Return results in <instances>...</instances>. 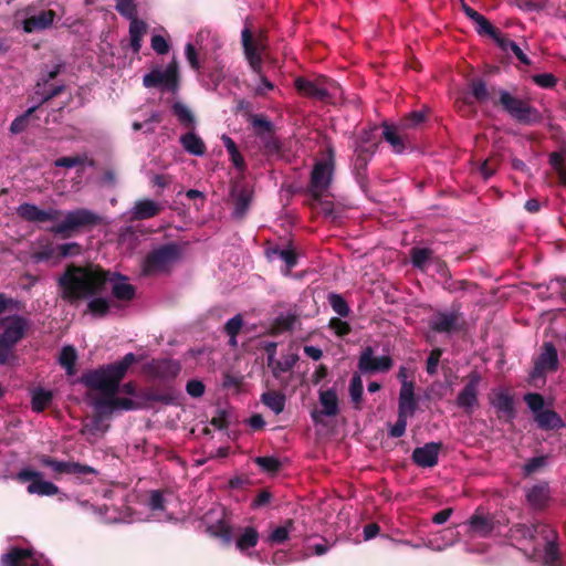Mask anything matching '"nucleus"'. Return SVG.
I'll return each instance as SVG.
<instances>
[{"label":"nucleus","instance_id":"f257e3e1","mask_svg":"<svg viewBox=\"0 0 566 566\" xmlns=\"http://www.w3.org/2000/svg\"><path fill=\"white\" fill-rule=\"evenodd\" d=\"M56 285L60 298L75 306L87 296L106 294L108 286L113 297L118 301L130 302L136 296V289L128 283L126 275L96 263L66 265Z\"/></svg>","mask_w":566,"mask_h":566},{"label":"nucleus","instance_id":"f03ea898","mask_svg":"<svg viewBox=\"0 0 566 566\" xmlns=\"http://www.w3.org/2000/svg\"><path fill=\"white\" fill-rule=\"evenodd\" d=\"M143 359L134 353H127L119 361L101 366L82 374L81 382L93 390L101 391L105 398L98 401V406L111 409L133 410L136 402L129 398L116 397L120 381L126 376L129 367Z\"/></svg>","mask_w":566,"mask_h":566},{"label":"nucleus","instance_id":"7ed1b4c3","mask_svg":"<svg viewBox=\"0 0 566 566\" xmlns=\"http://www.w3.org/2000/svg\"><path fill=\"white\" fill-rule=\"evenodd\" d=\"M222 42L210 30H200L195 42L187 43L185 54L190 66L198 72L202 84L209 88H217L227 77L224 61L216 54Z\"/></svg>","mask_w":566,"mask_h":566},{"label":"nucleus","instance_id":"20e7f679","mask_svg":"<svg viewBox=\"0 0 566 566\" xmlns=\"http://www.w3.org/2000/svg\"><path fill=\"white\" fill-rule=\"evenodd\" d=\"M17 214L22 220L34 223L57 221L63 217L60 223L50 228V232L61 235L63 239L71 238L73 233L94 228L102 222L101 216L85 208H77L63 213L59 209L43 210L36 205L28 202H23L17 208Z\"/></svg>","mask_w":566,"mask_h":566},{"label":"nucleus","instance_id":"39448f33","mask_svg":"<svg viewBox=\"0 0 566 566\" xmlns=\"http://www.w3.org/2000/svg\"><path fill=\"white\" fill-rule=\"evenodd\" d=\"M181 370L178 360L161 358L151 359L144 364L143 373L153 379L160 380V385L149 387L144 392V398L151 402L171 405L176 399V389L172 385Z\"/></svg>","mask_w":566,"mask_h":566},{"label":"nucleus","instance_id":"423d86ee","mask_svg":"<svg viewBox=\"0 0 566 566\" xmlns=\"http://www.w3.org/2000/svg\"><path fill=\"white\" fill-rule=\"evenodd\" d=\"M428 115L429 112L426 111H413L401 118L398 124L384 122L381 125L382 138L391 146L396 154H402L410 144L407 129L418 127L426 120Z\"/></svg>","mask_w":566,"mask_h":566},{"label":"nucleus","instance_id":"0eeeda50","mask_svg":"<svg viewBox=\"0 0 566 566\" xmlns=\"http://www.w3.org/2000/svg\"><path fill=\"white\" fill-rule=\"evenodd\" d=\"M242 44L244 48L245 56L250 66L259 75L256 83L252 85L255 95L266 96L269 93L274 92L276 88L272 82L261 74L262 59L261 53L263 45L252 39V34L248 28L242 30Z\"/></svg>","mask_w":566,"mask_h":566},{"label":"nucleus","instance_id":"6e6552de","mask_svg":"<svg viewBox=\"0 0 566 566\" xmlns=\"http://www.w3.org/2000/svg\"><path fill=\"white\" fill-rule=\"evenodd\" d=\"M147 88H157L161 93L176 94L179 87V69L175 60L166 65H154L143 77Z\"/></svg>","mask_w":566,"mask_h":566},{"label":"nucleus","instance_id":"1a4fd4ad","mask_svg":"<svg viewBox=\"0 0 566 566\" xmlns=\"http://www.w3.org/2000/svg\"><path fill=\"white\" fill-rule=\"evenodd\" d=\"M180 258V248L176 243H168L151 250L143 262V274L146 276L169 272Z\"/></svg>","mask_w":566,"mask_h":566},{"label":"nucleus","instance_id":"9d476101","mask_svg":"<svg viewBox=\"0 0 566 566\" xmlns=\"http://www.w3.org/2000/svg\"><path fill=\"white\" fill-rule=\"evenodd\" d=\"M294 85L301 95L321 102H326L327 97H336L337 94H342L340 87L334 81L323 76L314 80L296 77Z\"/></svg>","mask_w":566,"mask_h":566},{"label":"nucleus","instance_id":"9b49d317","mask_svg":"<svg viewBox=\"0 0 566 566\" xmlns=\"http://www.w3.org/2000/svg\"><path fill=\"white\" fill-rule=\"evenodd\" d=\"M334 149L328 148L327 158L314 165L308 188L311 196H319L322 191H328L334 172Z\"/></svg>","mask_w":566,"mask_h":566},{"label":"nucleus","instance_id":"f8f14e48","mask_svg":"<svg viewBox=\"0 0 566 566\" xmlns=\"http://www.w3.org/2000/svg\"><path fill=\"white\" fill-rule=\"evenodd\" d=\"M17 480L21 483L30 482L27 491L40 496H53L60 492L57 485L42 479V473L31 469H22L17 473Z\"/></svg>","mask_w":566,"mask_h":566},{"label":"nucleus","instance_id":"ddd939ff","mask_svg":"<svg viewBox=\"0 0 566 566\" xmlns=\"http://www.w3.org/2000/svg\"><path fill=\"white\" fill-rule=\"evenodd\" d=\"M464 325L463 315L460 312V306L447 311H438L431 318L429 326L436 333L453 334L462 329Z\"/></svg>","mask_w":566,"mask_h":566},{"label":"nucleus","instance_id":"4468645a","mask_svg":"<svg viewBox=\"0 0 566 566\" xmlns=\"http://www.w3.org/2000/svg\"><path fill=\"white\" fill-rule=\"evenodd\" d=\"M38 459L41 465L51 468L53 472L57 474H71L75 476H83L87 474L96 475L98 473L91 465L72 461H59L46 454H41L40 457H38Z\"/></svg>","mask_w":566,"mask_h":566},{"label":"nucleus","instance_id":"2eb2a0df","mask_svg":"<svg viewBox=\"0 0 566 566\" xmlns=\"http://www.w3.org/2000/svg\"><path fill=\"white\" fill-rule=\"evenodd\" d=\"M0 325L4 327L0 339L15 346L25 336L31 324L30 321L23 316L10 315L0 318Z\"/></svg>","mask_w":566,"mask_h":566},{"label":"nucleus","instance_id":"dca6fc26","mask_svg":"<svg viewBox=\"0 0 566 566\" xmlns=\"http://www.w3.org/2000/svg\"><path fill=\"white\" fill-rule=\"evenodd\" d=\"M394 361L389 355L374 357V349L366 346L359 358L358 369L364 374L387 373L392 368Z\"/></svg>","mask_w":566,"mask_h":566},{"label":"nucleus","instance_id":"f3484780","mask_svg":"<svg viewBox=\"0 0 566 566\" xmlns=\"http://www.w3.org/2000/svg\"><path fill=\"white\" fill-rule=\"evenodd\" d=\"M468 382L465 386L460 390V392L457 396L455 405L464 409L467 413H471L473 408L478 406V386L481 382V375L473 370L471 371L468 377Z\"/></svg>","mask_w":566,"mask_h":566},{"label":"nucleus","instance_id":"a211bd4d","mask_svg":"<svg viewBox=\"0 0 566 566\" xmlns=\"http://www.w3.org/2000/svg\"><path fill=\"white\" fill-rule=\"evenodd\" d=\"M62 69H63V64L59 62V63L53 64L50 67H46V70L42 72L41 78L39 80V82L36 84V92H35L40 96V99L42 103L49 102L52 97H54L55 95L60 94L63 91V88H64L63 85L48 87L49 82L51 80H53L57 74H60Z\"/></svg>","mask_w":566,"mask_h":566},{"label":"nucleus","instance_id":"6ab92c4d","mask_svg":"<svg viewBox=\"0 0 566 566\" xmlns=\"http://www.w3.org/2000/svg\"><path fill=\"white\" fill-rule=\"evenodd\" d=\"M490 403L494 407L499 420L510 423L516 417L513 396L505 390L494 392L490 397Z\"/></svg>","mask_w":566,"mask_h":566},{"label":"nucleus","instance_id":"aec40b11","mask_svg":"<svg viewBox=\"0 0 566 566\" xmlns=\"http://www.w3.org/2000/svg\"><path fill=\"white\" fill-rule=\"evenodd\" d=\"M442 448V442H428L422 447L413 449L411 460L420 468H432L438 464L439 453Z\"/></svg>","mask_w":566,"mask_h":566},{"label":"nucleus","instance_id":"412c9836","mask_svg":"<svg viewBox=\"0 0 566 566\" xmlns=\"http://www.w3.org/2000/svg\"><path fill=\"white\" fill-rule=\"evenodd\" d=\"M319 403L321 410H313L311 417L315 423L322 422V416L335 417L339 412V401L337 394L334 389L321 390L319 391Z\"/></svg>","mask_w":566,"mask_h":566},{"label":"nucleus","instance_id":"4be33fe9","mask_svg":"<svg viewBox=\"0 0 566 566\" xmlns=\"http://www.w3.org/2000/svg\"><path fill=\"white\" fill-rule=\"evenodd\" d=\"M56 14L53 10L29 11L22 21V29L27 33L42 31L50 28Z\"/></svg>","mask_w":566,"mask_h":566},{"label":"nucleus","instance_id":"5701e85b","mask_svg":"<svg viewBox=\"0 0 566 566\" xmlns=\"http://www.w3.org/2000/svg\"><path fill=\"white\" fill-rule=\"evenodd\" d=\"M558 368L557 349L552 343H545L543 352L535 361L533 377L543 376L547 371H555Z\"/></svg>","mask_w":566,"mask_h":566},{"label":"nucleus","instance_id":"b1692460","mask_svg":"<svg viewBox=\"0 0 566 566\" xmlns=\"http://www.w3.org/2000/svg\"><path fill=\"white\" fill-rule=\"evenodd\" d=\"M1 566H40V562L32 549L13 547L2 555Z\"/></svg>","mask_w":566,"mask_h":566},{"label":"nucleus","instance_id":"393cba45","mask_svg":"<svg viewBox=\"0 0 566 566\" xmlns=\"http://www.w3.org/2000/svg\"><path fill=\"white\" fill-rule=\"evenodd\" d=\"M549 497L551 489L547 482L535 484L526 492V500L528 504L535 510L545 509Z\"/></svg>","mask_w":566,"mask_h":566},{"label":"nucleus","instance_id":"a878e982","mask_svg":"<svg viewBox=\"0 0 566 566\" xmlns=\"http://www.w3.org/2000/svg\"><path fill=\"white\" fill-rule=\"evenodd\" d=\"M164 207L151 199L137 200L132 210V217L134 220H147L158 216L163 211Z\"/></svg>","mask_w":566,"mask_h":566},{"label":"nucleus","instance_id":"bb28decb","mask_svg":"<svg viewBox=\"0 0 566 566\" xmlns=\"http://www.w3.org/2000/svg\"><path fill=\"white\" fill-rule=\"evenodd\" d=\"M468 523L472 532L482 537L489 536L495 527L493 516L484 514L480 509L471 515Z\"/></svg>","mask_w":566,"mask_h":566},{"label":"nucleus","instance_id":"cd10ccee","mask_svg":"<svg viewBox=\"0 0 566 566\" xmlns=\"http://www.w3.org/2000/svg\"><path fill=\"white\" fill-rule=\"evenodd\" d=\"M376 144L358 145L353 158L354 171L358 178H363L375 150Z\"/></svg>","mask_w":566,"mask_h":566},{"label":"nucleus","instance_id":"c85d7f7f","mask_svg":"<svg viewBox=\"0 0 566 566\" xmlns=\"http://www.w3.org/2000/svg\"><path fill=\"white\" fill-rule=\"evenodd\" d=\"M418 409V399L415 395V388H400L398 397V415L401 417H413Z\"/></svg>","mask_w":566,"mask_h":566},{"label":"nucleus","instance_id":"c756f323","mask_svg":"<svg viewBox=\"0 0 566 566\" xmlns=\"http://www.w3.org/2000/svg\"><path fill=\"white\" fill-rule=\"evenodd\" d=\"M86 302V313L97 318L106 317L111 312V301L104 295H92L81 300Z\"/></svg>","mask_w":566,"mask_h":566},{"label":"nucleus","instance_id":"7c9ffc66","mask_svg":"<svg viewBox=\"0 0 566 566\" xmlns=\"http://www.w3.org/2000/svg\"><path fill=\"white\" fill-rule=\"evenodd\" d=\"M535 421L544 430H557L565 427L562 417L554 410H543L535 415Z\"/></svg>","mask_w":566,"mask_h":566},{"label":"nucleus","instance_id":"2f4dec72","mask_svg":"<svg viewBox=\"0 0 566 566\" xmlns=\"http://www.w3.org/2000/svg\"><path fill=\"white\" fill-rule=\"evenodd\" d=\"M240 533L238 534L235 538V547L240 552H245L250 548H253L259 543V532L253 526H247L243 528H240Z\"/></svg>","mask_w":566,"mask_h":566},{"label":"nucleus","instance_id":"473e14b6","mask_svg":"<svg viewBox=\"0 0 566 566\" xmlns=\"http://www.w3.org/2000/svg\"><path fill=\"white\" fill-rule=\"evenodd\" d=\"M180 144L184 149L195 156H202L207 151L203 140L192 132H188L180 137Z\"/></svg>","mask_w":566,"mask_h":566},{"label":"nucleus","instance_id":"72a5a7b5","mask_svg":"<svg viewBox=\"0 0 566 566\" xmlns=\"http://www.w3.org/2000/svg\"><path fill=\"white\" fill-rule=\"evenodd\" d=\"M207 532L212 537L220 538L224 545H230L234 539L232 526L223 518L209 525Z\"/></svg>","mask_w":566,"mask_h":566},{"label":"nucleus","instance_id":"f704fd0d","mask_svg":"<svg viewBox=\"0 0 566 566\" xmlns=\"http://www.w3.org/2000/svg\"><path fill=\"white\" fill-rule=\"evenodd\" d=\"M262 144V153L268 157H281L282 156V143L275 136L274 129L270 133L258 137Z\"/></svg>","mask_w":566,"mask_h":566},{"label":"nucleus","instance_id":"c9c22d12","mask_svg":"<svg viewBox=\"0 0 566 566\" xmlns=\"http://www.w3.org/2000/svg\"><path fill=\"white\" fill-rule=\"evenodd\" d=\"M233 197H234L233 216L237 219H243L250 208L252 195L248 189L241 188L235 193H233Z\"/></svg>","mask_w":566,"mask_h":566},{"label":"nucleus","instance_id":"e433bc0d","mask_svg":"<svg viewBox=\"0 0 566 566\" xmlns=\"http://www.w3.org/2000/svg\"><path fill=\"white\" fill-rule=\"evenodd\" d=\"M261 401L275 415L283 412L285 408V395L276 390L263 392L261 395Z\"/></svg>","mask_w":566,"mask_h":566},{"label":"nucleus","instance_id":"4c0bfd02","mask_svg":"<svg viewBox=\"0 0 566 566\" xmlns=\"http://www.w3.org/2000/svg\"><path fill=\"white\" fill-rule=\"evenodd\" d=\"M53 400V392L44 388H35L32 390L31 406L35 412L44 411Z\"/></svg>","mask_w":566,"mask_h":566},{"label":"nucleus","instance_id":"58836bf2","mask_svg":"<svg viewBox=\"0 0 566 566\" xmlns=\"http://www.w3.org/2000/svg\"><path fill=\"white\" fill-rule=\"evenodd\" d=\"M248 122L253 128L256 137L270 133L274 129V124L263 114H247Z\"/></svg>","mask_w":566,"mask_h":566},{"label":"nucleus","instance_id":"ea45409f","mask_svg":"<svg viewBox=\"0 0 566 566\" xmlns=\"http://www.w3.org/2000/svg\"><path fill=\"white\" fill-rule=\"evenodd\" d=\"M566 145L562 151H554L549 155V164L558 176V180L562 185L566 186Z\"/></svg>","mask_w":566,"mask_h":566},{"label":"nucleus","instance_id":"a19ab883","mask_svg":"<svg viewBox=\"0 0 566 566\" xmlns=\"http://www.w3.org/2000/svg\"><path fill=\"white\" fill-rule=\"evenodd\" d=\"M495 43L504 51H511L515 57L523 64L528 65L531 63L527 55L522 51V49L512 40L507 39L502 33L496 38Z\"/></svg>","mask_w":566,"mask_h":566},{"label":"nucleus","instance_id":"79ce46f5","mask_svg":"<svg viewBox=\"0 0 566 566\" xmlns=\"http://www.w3.org/2000/svg\"><path fill=\"white\" fill-rule=\"evenodd\" d=\"M77 360V353L73 346H64L61 350L59 363L65 369L66 375L73 376L76 373L75 364Z\"/></svg>","mask_w":566,"mask_h":566},{"label":"nucleus","instance_id":"37998d69","mask_svg":"<svg viewBox=\"0 0 566 566\" xmlns=\"http://www.w3.org/2000/svg\"><path fill=\"white\" fill-rule=\"evenodd\" d=\"M507 114L522 124H533L539 119L537 108H503Z\"/></svg>","mask_w":566,"mask_h":566},{"label":"nucleus","instance_id":"c03bdc74","mask_svg":"<svg viewBox=\"0 0 566 566\" xmlns=\"http://www.w3.org/2000/svg\"><path fill=\"white\" fill-rule=\"evenodd\" d=\"M129 25V35H130V46L134 52H138L142 48V39L146 33V24L143 21H139L134 17L130 19Z\"/></svg>","mask_w":566,"mask_h":566},{"label":"nucleus","instance_id":"a18cd8bd","mask_svg":"<svg viewBox=\"0 0 566 566\" xmlns=\"http://www.w3.org/2000/svg\"><path fill=\"white\" fill-rule=\"evenodd\" d=\"M221 139H222L223 145L230 156V160L233 164V166L239 170L244 169L245 168L244 158L240 154L239 148H238L237 144L234 143V140L231 137H229L228 135H222Z\"/></svg>","mask_w":566,"mask_h":566},{"label":"nucleus","instance_id":"49530a36","mask_svg":"<svg viewBox=\"0 0 566 566\" xmlns=\"http://www.w3.org/2000/svg\"><path fill=\"white\" fill-rule=\"evenodd\" d=\"M533 542H536L537 539H542V544L551 541H557L558 536L556 531L548 524L545 523H535L533 524Z\"/></svg>","mask_w":566,"mask_h":566},{"label":"nucleus","instance_id":"de8ad7c7","mask_svg":"<svg viewBox=\"0 0 566 566\" xmlns=\"http://www.w3.org/2000/svg\"><path fill=\"white\" fill-rule=\"evenodd\" d=\"M294 530V521L289 518L285 521L284 525L277 526L272 531V533L268 537V542L271 545L274 544H283L287 541L291 531Z\"/></svg>","mask_w":566,"mask_h":566},{"label":"nucleus","instance_id":"09e8293b","mask_svg":"<svg viewBox=\"0 0 566 566\" xmlns=\"http://www.w3.org/2000/svg\"><path fill=\"white\" fill-rule=\"evenodd\" d=\"M433 251L429 248H412L410 250V260L413 268L423 270L427 262L432 258Z\"/></svg>","mask_w":566,"mask_h":566},{"label":"nucleus","instance_id":"8fccbe9b","mask_svg":"<svg viewBox=\"0 0 566 566\" xmlns=\"http://www.w3.org/2000/svg\"><path fill=\"white\" fill-rule=\"evenodd\" d=\"M363 391H364V387H363L361 377L359 375L355 374L350 379L349 396H350V399L356 409H360Z\"/></svg>","mask_w":566,"mask_h":566},{"label":"nucleus","instance_id":"3c124183","mask_svg":"<svg viewBox=\"0 0 566 566\" xmlns=\"http://www.w3.org/2000/svg\"><path fill=\"white\" fill-rule=\"evenodd\" d=\"M327 298L331 307L336 314L340 317H347L349 315L350 308L346 300L340 294L329 293Z\"/></svg>","mask_w":566,"mask_h":566},{"label":"nucleus","instance_id":"603ef678","mask_svg":"<svg viewBox=\"0 0 566 566\" xmlns=\"http://www.w3.org/2000/svg\"><path fill=\"white\" fill-rule=\"evenodd\" d=\"M475 23V30L479 34H485L492 38L494 41L501 34L482 14H478V17L472 21Z\"/></svg>","mask_w":566,"mask_h":566},{"label":"nucleus","instance_id":"864d4df0","mask_svg":"<svg viewBox=\"0 0 566 566\" xmlns=\"http://www.w3.org/2000/svg\"><path fill=\"white\" fill-rule=\"evenodd\" d=\"M254 462L269 474H275L282 469V462L275 457H258Z\"/></svg>","mask_w":566,"mask_h":566},{"label":"nucleus","instance_id":"5fc2aeb1","mask_svg":"<svg viewBox=\"0 0 566 566\" xmlns=\"http://www.w3.org/2000/svg\"><path fill=\"white\" fill-rule=\"evenodd\" d=\"M297 321L298 316L294 313L280 315L275 318L273 327L276 333L292 331Z\"/></svg>","mask_w":566,"mask_h":566},{"label":"nucleus","instance_id":"6e6d98bb","mask_svg":"<svg viewBox=\"0 0 566 566\" xmlns=\"http://www.w3.org/2000/svg\"><path fill=\"white\" fill-rule=\"evenodd\" d=\"M328 191H322L319 196H311L312 206H318L321 211L325 216H333L334 213V202L328 198Z\"/></svg>","mask_w":566,"mask_h":566},{"label":"nucleus","instance_id":"4d7b16f0","mask_svg":"<svg viewBox=\"0 0 566 566\" xmlns=\"http://www.w3.org/2000/svg\"><path fill=\"white\" fill-rule=\"evenodd\" d=\"M174 114L179 120V123L189 132H192L196 126V118L190 108H172Z\"/></svg>","mask_w":566,"mask_h":566},{"label":"nucleus","instance_id":"13d9d810","mask_svg":"<svg viewBox=\"0 0 566 566\" xmlns=\"http://www.w3.org/2000/svg\"><path fill=\"white\" fill-rule=\"evenodd\" d=\"M38 108H27L25 113L18 116L12 123H11V126H10V132L12 134H19V133H22L27 126H28V122L29 119L33 116L34 112L36 111Z\"/></svg>","mask_w":566,"mask_h":566},{"label":"nucleus","instance_id":"bf43d9fd","mask_svg":"<svg viewBox=\"0 0 566 566\" xmlns=\"http://www.w3.org/2000/svg\"><path fill=\"white\" fill-rule=\"evenodd\" d=\"M532 530H533V524L532 525H526V524H523V523H517V524H514L510 528V532H511V536L513 538H515V539L533 541Z\"/></svg>","mask_w":566,"mask_h":566},{"label":"nucleus","instance_id":"052dcab7","mask_svg":"<svg viewBox=\"0 0 566 566\" xmlns=\"http://www.w3.org/2000/svg\"><path fill=\"white\" fill-rule=\"evenodd\" d=\"M55 254V249L50 241H46L39 250L32 252V260L35 263L49 261Z\"/></svg>","mask_w":566,"mask_h":566},{"label":"nucleus","instance_id":"680f3d73","mask_svg":"<svg viewBox=\"0 0 566 566\" xmlns=\"http://www.w3.org/2000/svg\"><path fill=\"white\" fill-rule=\"evenodd\" d=\"M474 286V284L468 280H452L450 274L448 273V279L443 284V289L449 293H457L459 291H467L469 287Z\"/></svg>","mask_w":566,"mask_h":566},{"label":"nucleus","instance_id":"e2e57ef3","mask_svg":"<svg viewBox=\"0 0 566 566\" xmlns=\"http://www.w3.org/2000/svg\"><path fill=\"white\" fill-rule=\"evenodd\" d=\"M297 360L298 356L296 354H290L284 357L283 360H280L279 364H276V368L273 370V377L279 378L282 373L290 371L295 366Z\"/></svg>","mask_w":566,"mask_h":566},{"label":"nucleus","instance_id":"0e129e2a","mask_svg":"<svg viewBox=\"0 0 566 566\" xmlns=\"http://www.w3.org/2000/svg\"><path fill=\"white\" fill-rule=\"evenodd\" d=\"M442 354H443V349L439 348V347L433 348L430 352V354L427 358V361H426V371L428 373V375L433 376L437 374L438 365H439Z\"/></svg>","mask_w":566,"mask_h":566},{"label":"nucleus","instance_id":"69168bd1","mask_svg":"<svg viewBox=\"0 0 566 566\" xmlns=\"http://www.w3.org/2000/svg\"><path fill=\"white\" fill-rule=\"evenodd\" d=\"M328 327L339 337H344L352 332L350 325L339 317H332L329 319Z\"/></svg>","mask_w":566,"mask_h":566},{"label":"nucleus","instance_id":"338daca9","mask_svg":"<svg viewBox=\"0 0 566 566\" xmlns=\"http://www.w3.org/2000/svg\"><path fill=\"white\" fill-rule=\"evenodd\" d=\"M524 401L527 403L528 408L536 415L543 411L545 402L542 395L537 392H528L524 396Z\"/></svg>","mask_w":566,"mask_h":566},{"label":"nucleus","instance_id":"774afa93","mask_svg":"<svg viewBox=\"0 0 566 566\" xmlns=\"http://www.w3.org/2000/svg\"><path fill=\"white\" fill-rule=\"evenodd\" d=\"M116 10L128 19L136 17V6L134 0H116Z\"/></svg>","mask_w":566,"mask_h":566}]
</instances>
